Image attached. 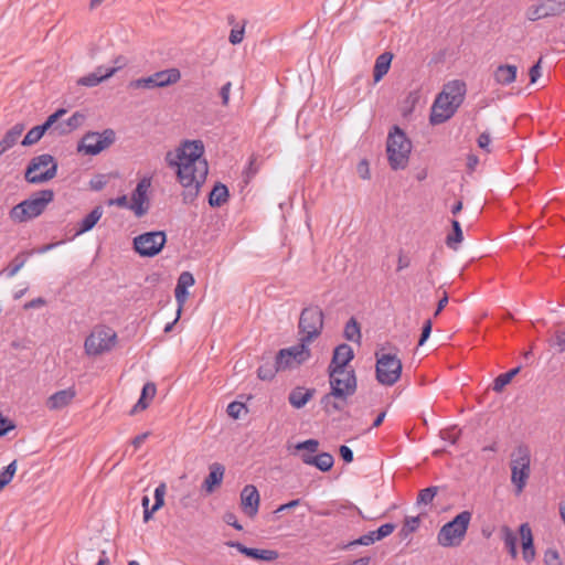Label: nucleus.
Wrapping results in <instances>:
<instances>
[{"label":"nucleus","mask_w":565,"mask_h":565,"mask_svg":"<svg viewBox=\"0 0 565 565\" xmlns=\"http://www.w3.org/2000/svg\"><path fill=\"white\" fill-rule=\"evenodd\" d=\"M433 330V321L431 319H427L422 327V332L418 339V345L422 347L425 344V342L429 339L430 333Z\"/></svg>","instance_id":"59"},{"label":"nucleus","mask_w":565,"mask_h":565,"mask_svg":"<svg viewBox=\"0 0 565 565\" xmlns=\"http://www.w3.org/2000/svg\"><path fill=\"white\" fill-rule=\"evenodd\" d=\"M522 366L518 365L505 373L499 374L492 384V390L497 393H501L504 387L511 383V381L520 373Z\"/></svg>","instance_id":"32"},{"label":"nucleus","mask_w":565,"mask_h":565,"mask_svg":"<svg viewBox=\"0 0 565 565\" xmlns=\"http://www.w3.org/2000/svg\"><path fill=\"white\" fill-rule=\"evenodd\" d=\"M343 337L345 340L351 342H361V327L354 317H351L344 326Z\"/></svg>","instance_id":"36"},{"label":"nucleus","mask_w":565,"mask_h":565,"mask_svg":"<svg viewBox=\"0 0 565 565\" xmlns=\"http://www.w3.org/2000/svg\"><path fill=\"white\" fill-rule=\"evenodd\" d=\"M319 447L317 439L310 438L303 441H299L295 445L297 451H303L299 455L301 461L308 466H313L318 469L320 461V454L313 455Z\"/></svg>","instance_id":"19"},{"label":"nucleus","mask_w":565,"mask_h":565,"mask_svg":"<svg viewBox=\"0 0 565 565\" xmlns=\"http://www.w3.org/2000/svg\"><path fill=\"white\" fill-rule=\"evenodd\" d=\"M75 396H76V392L72 387L61 390V391H57L54 394H52L46 399L45 405L51 411H58V409L66 407L68 404H71V402L74 399Z\"/></svg>","instance_id":"22"},{"label":"nucleus","mask_w":565,"mask_h":565,"mask_svg":"<svg viewBox=\"0 0 565 565\" xmlns=\"http://www.w3.org/2000/svg\"><path fill=\"white\" fill-rule=\"evenodd\" d=\"M230 199V190L226 184L217 181L206 195L207 203L211 207H221Z\"/></svg>","instance_id":"24"},{"label":"nucleus","mask_w":565,"mask_h":565,"mask_svg":"<svg viewBox=\"0 0 565 565\" xmlns=\"http://www.w3.org/2000/svg\"><path fill=\"white\" fill-rule=\"evenodd\" d=\"M204 143L200 139L183 140L175 150L167 152V163L175 168L177 178L183 188V201L191 203L198 196L201 185L209 173V164L204 158Z\"/></svg>","instance_id":"1"},{"label":"nucleus","mask_w":565,"mask_h":565,"mask_svg":"<svg viewBox=\"0 0 565 565\" xmlns=\"http://www.w3.org/2000/svg\"><path fill=\"white\" fill-rule=\"evenodd\" d=\"M116 73L117 68H105L104 66H98L95 72L78 78L77 84L86 87H95L114 76Z\"/></svg>","instance_id":"21"},{"label":"nucleus","mask_w":565,"mask_h":565,"mask_svg":"<svg viewBox=\"0 0 565 565\" xmlns=\"http://www.w3.org/2000/svg\"><path fill=\"white\" fill-rule=\"evenodd\" d=\"M440 93H446L447 99L455 102L457 105H462L467 93V85L461 79H454L445 84Z\"/></svg>","instance_id":"23"},{"label":"nucleus","mask_w":565,"mask_h":565,"mask_svg":"<svg viewBox=\"0 0 565 565\" xmlns=\"http://www.w3.org/2000/svg\"><path fill=\"white\" fill-rule=\"evenodd\" d=\"M195 284L194 276L190 271H182L177 280V286L188 290Z\"/></svg>","instance_id":"56"},{"label":"nucleus","mask_w":565,"mask_h":565,"mask_svg":"<svg viewBox=\"0 0 565 565\" xmlns=\"http://www.w3.org/2000/svg\"><path fill=\"white\" fill-rule=\"evenodd\" d=\"M259 492L253 484H247L241 492V507L245 514L253 518L257 514L259 509Z\"/></svg>","instance_id":"18"},{"label":"nucleus","mask_w":565,"mask_h":565,"mask_svg":"<svg viewBox=\"0 0 565 565\" xmlns=\"http://www.w3.org/2000/svg\"><path fill=\"white\" fill-rule=\"evenodd\" d=\"M167 243L164 231H150L132 239L134 250L141 257H154L161 253Z\"/></svg>","instance_id":"11"},{"label":"nucleus","mask_w":565,"mask_h":565,"mask_svg":"<svg viewBox=\"0 0 565 565\" xmlns=\"http://www.w3.org/2000/svg\"><path fill=\"white\" fill-rule=\"evenodd\" d=\"M519 534L521 536L522 556L523 559L531 564L535 559V546L532 530L529 523H522L519 526Z\"/></svg>","instance_id":"20"},{"label":"nucleus","mask_w":565,"mask_h":565,"mask_svg":"<svg viewBox=\"0 0 565 565\" xmlns=\"http://www.w3.org/2000/svg\"><path fill=\"white\" fill-rule=\"evenodd\" d=\"M330 384V395L335 399L347 401L358 388V379L354 370L345 372H333L327 369Z\"/></svg>","instance_id":"9"},{"label":"nucleus","mask_w":565,"mask_h":565,"mask_svg":"<svg viewBox=\"0 0 565 565\" xmlns=\"http://www.w3.org/2000/svg\"><path fill=\"white\" fill-rule=\"evenodd\" d=\"M356 172L363 180L370 179V164L366 159H362L356 166Z\"/></svg>","instance_id":"62"},{"label":"nucleus","mask_w":565,"mask_h":565,"mask_svg":"<svg viewBox=\"0 0 565 565\" xmlns=\"http://www.w3.org/2000/svg\"><path fill=\"white\" fill-rule=\"evenodd\" d=\"M102 215L103 214H86V216L77 223L75 232L67 239H74L76 236L90 231L98 223Z\"/></svg>","instance_id":"34"},{"label":"nucleus","mask_w":565,"mask_h":565,"mask_svg":"<svg viewBox=\"0 0 565 565\" xmlns=\"http://www.w3.org/2000/svg\"><path fill=\"white\" fill-rule=\"evenodd\" d=\"M279 371L284 370L281 367H278L276 361L274 363L265 362L257 369V377L262 381H270Z\"/></svg>","instance_id":"40"},{"label":"nucleus","mask_w":565,"mask_h":565,"mask_svg":"<svg viewBox=\"0 0 565 565\" xmlns=\"http://www.w3.org/2000/svg\"><path fill=\"white\" fill-rule=\"evenodd\" d=\"M151 186V178L143 177L138 181L135 190L131 193L129 210L135 213L148 212L149 198L148 191Z\"/></svg>","instance_id":"14"},{"label":"nucleus","mask_w":565,"mask_h":565,"mask_svg":"<svg viewBox=\"0 0 565 565\" xmlns=\"http://www.w3.org/2000/svg\"><path fill=\"white\" fill-rule=\"evenodd\" d=\"M334 458L330 452H321L318 469L322 472H328L332 469Z\"/></svg>","instance_id":"54"},{"label":"nucleus","mask_w":565,"mask_h":565,"mask_svg":"<svg viewBox=\"0 0 565 565\" xmlns=\"http://www.w3.org/2000/svg\"><path fill=\"white\" fill-rule=\"evenodd\" d=\"M420 524V516H406L404 520V524L398 533L401 539L408 537L412 533L417 531Z\"/></svg>","instance_id":"42"},{"label":"nucleus","mask_w":565,"mask_h":565,"mask_svg":"<svg viewBox=\"0 0 565 565\" xmlns=\"http://www.w3.org/2000/svg\"><path fill=\"white\" fill-rule=\"evenodd\" d=\"M545 2L550 17H557L565 12V0H542Z\"/></svg>","instance_id":"47"},{"label":"nucleus","mask_w":565,"mask_h":565,"mask_svg":"<svg viewBox=\"0 0 565 565\" xmlns=\"http://www.w3.org/2000/svg\"><path fill=\"white\" fill-rule=\"evenodd\" d=\"M354 359V351L351 345L341 343L333 349L332 359L328 369L333 372H345L348 364Z\"/></svg>","instance_id":"17"},{"label":"nucleus","mask_w":565,"mask_h":565,"mask_svg":"<svg viewBox=\"0 0 565 565\" xmlns=\"http://www.w3.org/2000/svg\"><path fill=\"white\" fill-rule=\"evenodd\" d=\"M412 151V141L407 134L398 126L393 125L386 139V154L392 170H403L407 167Z\"/></svg>","instance_id":"2"},{"label":"nucleus","mask_w":565,"mask_h":565,"mask_svg":"<svg viewBox=\"0 0 565 565\" xmlns=\"http://www.w3.org/2000/svg\"><path fill=\"white\" fill-rule=\"evenodd\" d=\"M9 212H38V203L34 194H32L29 199L21 201L20 203L14 204L12 202V206Z\"/></svg>","instance_id":"43"},{"label":"nucleus","mask_w":565,"mask_h":565,"mask_svg":"<svg viewBox=\"0 0 565 565\" xmlns=\"http://www.w3.org/2000/svg\"><path fill=\"white\" fill-rule=\"evenodd\" d=\"M339 456L345 463H351L354 459L352 449L347 445L339 447Z\"/></svg>","instance_id":"64"},{"label":"nucleus","mask_w":565,"mask_h":565,"mask_svg":"<svg viewBox=\"0 0 565 565\" xmlns=\"http://www.w3.org/2000/svg\"><path fill=\"white\" fill-rule=\"evenodd\" d=\"M224 470V467L220 463H214L211 466L210 472L202 484V488L207 493H212L222 483Z\"/></svg>","instance_id":"28"},{"label":"nucleus","mask_w":565,"mask_h":565,"mask_svg":"<svg viewBox=\"0 0 565 565\" xmlns=\"http://www.w3.org/2000/svg\"><path fill=\"white\" fill-rule=\"evenodd\" d=\"M471 518L472 513L463 510L445 523L437 534L438 544L443 547L459 546L467 534Z\"/></svg>","instance_id":"3"},{"label":"nucleus","mask_w":565,"mask_h":565,"mask_svg":"<svg viewBox=\"0 0 565 565\" xmlns=\"http://www.w3.org/2000/svg\"><path fill=\"white\" fill-rule=\"evenodd\" d=\"M256 156H250L247 167L243 171L244 182L247 184L258 172V166L256 164Z\"/></svg>","instance_id":"50"},{"label":"nucleus","mask_w":565,"mask_h":565,"mask_svg":"<svg viewBox=\"0 0 565 565\" xmlns=\"http://www.w3.org/2000/svg\"><path fill=\"white\" fill-rule=\"evenodd\" d=\"M439 488L436 486H430L425 489H422L417 497V504H429L433 502L434 498L437 495Z\"/></svg>","instance_id":"46"},{"label":"nucleus","mask_w":565,"mask_h":565,"mask_svg":"<svg viewBox=\"0 0 565 565\" xmlns=\"http://www.w3.org/2000/svg\"><path fill=\"white\" fill-rule=\"evenodd\" d=\"M156 393V384L152 382H147L141 388L139 399L130 409L129 414L135 415L138 412L145 411L149 406V402L154 397Z\"/></svg>","instance_id":"27"},{"label":"nucleus","mask_w":565,"mask_h":565,"mask_svg":"<svg viewBox=\"0 0 565 565\" xmlns=\"http://www.w3.org/2000/svg\"><path fill=\"white\" fill-rule=\"evenodd\" d=\"M461 105L447 99L446 93H438L430 108L429 124L437 126L449 120Z\"/></svg>","instance_id":"13"},{"label":"nucleus","mask_w":565,"mask_h":565,"mask_svg":"<svg viewBox=\"0 0 565 565\" xmlns=\"http://www.w3.org/2000/svg\"><path fill=\"white\" fill-rule=\"evenodd\" d=\"M116 141V132L111 128H106L102 132H86L77 145V151L87 156H97L109 148Z\"/></svg>","instance_id":"10"},{"label":"nucleus","mask_w":565,"mask_h":565,"mask_svg":"<svg viewBox=\"0 0 565 565\" xmlns=\"http://www.w3.org/2000/svg\"><path fill=\"white\" fill-rule=\"evenodd\" d=\"M543 57L541 56L529 70L530 83L534 84L541 76Z\"/></svg>","instance_id":"61"},{"label":"nucleus","mask_w":565,"mask_h":565,"mask_svg":"<svg viewBox=\"0 0 565 565\" xmlns=\"http://www.w3.org/2000/svg\"><path fill=\"white\" fill-rule=\"evenodd\" d=\"M324 315L319 306H309L301 310L298 329L299 333L302 334L300 340L310 344L317 339L323 329Z\"/></svg>","instance_id":"5"},{"label":"nucleus","mask_w":565,"mask_h":565,"mask_svg":"<svg viewBox=\"0 0 565 565\" xmlns=\"http://www.w3.org/2000/svg\"><path fill=\"white\" fill-rule=\"evenodd\" d=\"M84 120H85V116L82 113H79V111H75L65 121V125L68 127V129L62 128L60 134L63 135V134H67V132H71V131L77 129L83 124Z\"/></svg>","instance_id":"48"},{"label":"nucleus","mask_w":565,"mask_h":565,"mask_svg":"<svg viewBox=\"0 0 565 565\" xmlns=\"http://www.w3.org/2000/svg\"><path fill=\"white\" fill-rule=\"evenodd\" d=\"M242 411L247 413V407L244 403L238 401L231 402L226 408L227 415L233 419H238L241 417Z\"/></svg>","instance_id":"51"},{"label":"nucleus","mask_w":565,"mask_h":565,"mask_svg":"<svg viewBox=\"0 0 565 565\" xmlns=\"http://www.w3.org/2000/svg\"><path fill=\"white\" fill-rule=\"evenodd\" d=\"M504 545L512 558L518 557V537L509 526L502 527Z\"/></svg>","instance_id":"39"},{"label":"nucleus","mask_w":565,"mask_h":565,"mask_svg":"<svg viewBox=\"0 0 565 565\" xmlns=\"http://www.w3.org/2000/svg\"><path fill=\"white\" fill-rule=\"evenodd\" d=\"M525 17L530 21H537L541 19L548 18V13L546 11L545 2L542 0H537L536 4L530 6L525 12Z\"/></svg>","instance_id":"38"},{"label":"nucleus","mask_w":565,"mask_h":565,"mask_svg":"<svg viewBox=\"0 0 565 565\" xmlns=\"http://www.w3.org/2000/svg\"><path fill=\"white\" fill-rule=\"evenodd\" d=\"M393 57H394V54L388 51L380 54L376 57L374 67H373V79L375 83L382 81L383 77L388 73Z\"/></svg>","instance_id":"26"},{"label":"nucleus","mask_w":565,"mask_h":565,"mask_svg":"<svg viewBox=\"0 0 565 565\" xmlns=\"http://www.w3.org/2000/svg\"><path fill=\"white\" fill-rule=\"evenodd\" d=\"M58 163L52 154L43 153L33 157L24 171L25 181L31 184L47 182L55 178Z\"/></svg>","instance_id":"4"},{"label":"nucleus","mask_w":565,"mask_h":565,"mask_svg":"<svg viewBox=\"0 0 565 565\" xmlns=\"http://www.w3.org/2000/svg\"><path fill=\"white\" fill-rule=\"evenodd\" d=\"M449 221L451 230L445 238V244L448 248L457 250L459 248L460 243L463 241L461 224L458 220L455 218H451Z\"/></svg>","instance_id":"31"},{"label":"nucleus","mask_w":565,"mask_h":565,"mask_svg":"<svg viewBox=\"0 0 565 565\" xmlns=\"http://www.w3.org/2000/svg\"><path fill=\"white\" fill-rule=\"evenodd\" d=\"M117 342V333L107 326H97L85 340V351L88 355H100L109 352Z\"/></svg>","instance_id":"8"},{"label":"nucleus","mask_w":565,"mask_h":565,"mask_svg":"<svg viewBox=\"0 0 565 565\" xmlns=\"http://www.w3.org/2000/svg\"><path fill=\"white\" fill-rule=\"evenodd\" d=\"M24 129L25 125L23 122H17L4 134L0 142L7 150L11 149L18 142Z\"/></svg>","instance_id":"33"},{"label":"nucleus","mask_w":565,"mask_h":565,"mask_svg":"<svg viewBox=\"0 0 565 565\" xmlns=\"http://www.w3.org/2000/svg\"><path fill=\"white\" fill-rule=\"evenodd\" d=\"M23 253L18 254L4 269L8 277H13L25 264Z\"/></svg>","instance_id":"49"},{"label":"nucleus","mask_w":565,"mask_h":565,"mask_svg":"<svg viewBox=\"0 0 565 565\" xmlns=\"http://www.w3.org/2000/svg\"><path fill=\"white\" fill-rule=\"evenodd\" d=\"M159 88H164L178 83L181 79V72L177 67H171L153 73Z\"/></svg>","instance_id":"30"},{"label":"nucleus","mask_w":565,"mask_h":565,"mask_svg":"<svg viewBox=\"0 0 565 565\" xmlns=\"http://www.w3.org/2000/svg\"><path fill=\"white\" fill-rule=\"evenodd\" d=\"M345 402L343 399H335L329 392L321 397L320 405L326 415H331L334 412H341Z\"/></svg>","instance_id":"35"},{"label":"nucleus","mask_w":565,"mask_h":565,"mask_svg":"<svg viewBox=\"0 0 565 565\" xmlns=\"http://www.w3.org/2000/svg\"><path fill=\"white\" fill-rule=\"evenodd\" d=\"M46 131L47 130L44 128V126L42 124L34 126L26 132V135L24 136V138L21 141V145L23 147H30V146L38 143L42 139V137L45 135Z\"/></svg>","instance_id":"37"},{"label":"nucleus","mask_w":565,"mask_h":565,"mask_svg":"<svg viewBox=\"0 0 565 565\" xmlns=\"http://www.w3.org/2000/svg\"><path fill=\"white\" fill-rule=\"evenodd\" d=\"M395 527L396 526L394 523L382 524L375 531H370L369 533L360 536L359 539L349 542L348 544H345L343 546V550H352L353 547H355L358 545H364V546L371 545V544L375 543L376 541H381V540L385 539L386 536L391 535L394 532Z\"/></svg>","instance_id":"16"},{"label":"nucleus","mask_w":565,"mask_h":565,"mask_svg":"<svg viewBox=\"0 0 565 565\" xmlns=\"http://www.w3.org/2000/svg\"><path fill=\"white\" fill-rule=\"evenodd\" d=\"M128 87L130 89H154L159 88L158 83L153 76V74L147 77H140L137 79H132L129 82Z\"/></svg>","instance_id":"41"},{"label":"nucleus","mask_w":565,"mask_h":565,"mask_svg":"<svg viewBox=\"0 0 565 565\" xmlns=\"http://www.w3.org/2000/svg\"><path fill=\"white\" fill-rule=\"evenodd\" d=\"M244 33H245V23L239 28H233L231 30L228 41L231 44L236 45L242 43L244 40Z\"/></svg>","instance_id":"58"},{"label":"nucleus","mask_w":565,"mask_h":565,"mask_svg":"<svg viewBox=\"0 0 565 565\" xmlns=\"http://www.w3.org/2000/svg\"><path fill=\"white\" fill-rule=\"evenodd\" d=\"M543 562L545 565H563L558 551L553 547L544 552Z\"/></svg>","instance_id":"52"},{"label":"nucleus","mask_w":565,"mask_h":565,"mask_svg":"<svg viewBox=\"0 0 565 565\" xmlns=\"http://www.w3.org/2000/svg\"><path fill=\"white\" fill-rule=\"evenodd\" d=\"M166 483L161 482L156 489H154V505L156 509H161L164 505V494H166Z\"/></svg>","instance_id":"57"},{"label":"nucleus","mask_w":565,"mask_h":565,"mask_svg":"<svg viewBox=\"0 0 565 565\" xmlns=\"http://www.w3.org/2000/svg\"><path fill=\"white\" fill-rule=\"evenodd\" d=\"M316 388H307L303 386H296L288 395V402L297 409L306 406V404L315 396Z\"/></svg>","instance_id":"25"},{"label":"nucleus","mask_w":565,"mask_h":565,"mask_svg":"<svg viewBox=\"0 0 565 565\" xmlns=\"http://www.w3.org/2000/svg\"><path fill=\"white\" fill-rule=\"evenodd\" d=\"M33 194L36 199L38 211L41 212H43L46 205L54 199V192L52 190H40Z\"/></svg>","instance_id":"45"},{"label":"nucleus","mask_w":565,"mask_h":565,"mask_svg":"<svg viewBox=\"0 0 565 565\" xmlns=\"http://www.w3.org/2000/svg\"><path fill=\"white\" fill-rule=\"evenodd\" d=\"M491 142L490 134L488 131H484L479 135L477 139L478 147L487 152H491L489 146Z\"/></svg>","instance_id":"63"},{"label":"nucleus","mask_w":565,"mask_h":565,"mask_svg":"<svg viewBox=\"0 0 565 565\" xmlns=\"http://www.w3.org/2000/svg\"><path fill=\"white\" fill-rule=\"evenodd\" d=\"M518 67L512 64H501L499 65L494 73V81L500 85H509L516 79Z\"/></svg>","instance_id":"29"},{"label":"nucleus","mask_w":565,"mask_h":565,"mask_svg":"<svg viewBox=\"0 0 565 565\" xmlns=\"http://www.w3.org/2000/svg\"><path fill=\"white\" fill-rule=\"evenodd\" d=\"M375 377L376 381L385 386L394 385L402 375L403 365L401 360L392 353H375Z\"/></svg>","instance_id":"6"},{"label":"nucleus","mask_w":565,"mask_h":565,"mask_svg":"<svg viewBox=\"0 0 565 565\" xmlns=\"http://www.w3.org/2000/svg\"><path fill=\"white\" fill-rule=\"evenodd\" d=\"M511 457V482L515 486L516 492L521 493L531 473V452L529 447L522 444L515 448Z\"/></svg>","instance_id":"7"},{"label":"nucleus","mask_w":565,"mask_h":565,"mask_svg":"<svg viewBox=\"0 0 565 565\" xmlns=\"http://www.w3.org/2000/svg\"><path fill=\"white\" fill-rule=\"evenodd\" d=\"M65 113H66L65 108H57L54 113H52L51 115H49L46 117V119L42 122V125L44 126V128L46 130L51 129L62 118V116Z\"/></svg>","instance_id":"55"},{"label":"nucleus","mask_w":565,"mask_h":565,"mask_svg":"<svg viewBox=\"0 0 565 565\" xmlns=\"http://www.w3.org/2000/svg\"><path fill=\"white\" fill-rule=\"evenodd\" d=\"M174 297H175V300L178 302V310H177V313H178V317H180L181 312H182V309H183V306L189 297V291L184 288H181V287H178L175 286L174 288Z\"/></svg>","instance_id":"53"},{"label":"nucleus","mask_w":565,"mask_h":565,"mask_svg":"<svg viewBox=\"0 0 565 565\" xmlns=\"http://www.w3.org/2000/svg\"><path fill=\"white\" fill-rule=\"evenodd\" d=\"M17 460H13L0 471V491L12 481L17 472Z\"/></svg>","instance_id":"44"},{"label":"nucleus","mask_w":565,"mask_h":565,"mask_svg":"<svg viewBox=\"0 0 565 565\" xmlns=\"http://www.w3.org/2000/svg\"><path fill=\"white\" fill-rule=\"evenodd\" d=\"M310 355L311 353L309 344L300 340L296 345L280 349L276 354V363L278 364V367L287 370L294 365H300L305 363L310 358Z\"/></svg>","instance_id":"12"},{"label":"nucleus","mask_w":565,"mask_h":565,"mask_svg":"<svg viewBox=\"0 0 565 565\" xmlns=\"http://www.w3.org/2000/svg\"><path fill=\"white\" fill-rule=\"evenodd\" d=\"M226 545L236 548L241 554L246 557L258 561V562H274L279 557V553L275 550H260L255 547L245 546L243 543L237 541H228Z\"/></svg>","instance_id":"15"},{"label":"nucleus","mask_w":565,"mask_h":565,"mask_svg":"<svg viewBox=\"0 0 565 565\" xmlns=\"http://www.w3.org/2000/svg\"><path fill=\"white\" fill-rule=\"evenodd\" d=\"M15 428V424L10 418L0 413V437L7 436Z\"/></svg>","instance_id":"60"}]
</instances>
